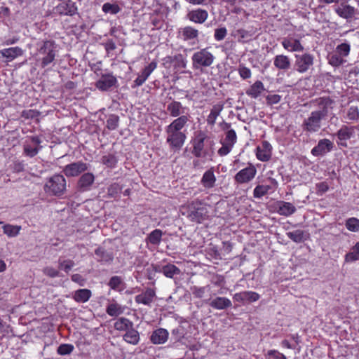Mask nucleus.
<instances>
[{
  "mask_svg": "<svg viewBox=\"0 0 359 359\" xmlns=\"http://www.w3.org/2000/svg\"><path fill=\"white\" fill-rule=\"evenodd\" d=\"M334 101L328 97H320L318 100L320 109L313 111L305 118L302 128L307 134H313L320 130L322 121L327 116L330 109H332Z\"/></svg>",
  "mask_w": 359,
  "mask_h": 359,
  "instance_id": "nucleus-1",
  "label": "nucleus"
},
{
  "mask_svg": "<svg viewBox=\"0 0 359 359\" xmlns=\"http://www.w3.org/2000/svg\"><path fill=\"white\" fill-rule=\"evenodd\" d=\"M57 44L53 40H44L37 43L36 60L44 68L51 64L57 55Z\"/></svg>",
  "mask_w": 359,
  "mask_h": 359,
  "instance_id": "nucleus-2",
  "label": "nucleus"
},
{
  "mask_svg": "<svg viewBox=\"0 0 359 359\" xmlns=\"http://www.w3.org/2000/svg\"><path fill=\"white\" fill-rule=\"evenodd\" d=\"M66 189V180L61 175H55L48 180L44 186V190L46 193L54 195L61 196Z\"/></svg>",
  "mask_w": 359,
  "mask_h": 359,
  "instance_id": "nucleus-3",
  "label": "nucleus"
},
{
  "mask_svg": "<svg viewBox=\"0 0 359 359\" xmlns=\"http://www.w3.org/2000/svg\"><path fill=\"white\" fill-rule=\"evenodd\" d=\"M214 55L208 50V48L201 49L192 55V65L196 69L201 67H210L214 61Z\"/></svg>",
  "mask_w": 359,
  "mask_h": 359,
  "instance_id": "nucleus-4",
  "label": "nucleus"
},
{
  "mask_svg": "<svg viewBox=\"0 0 359 359\" xmlns=\"http://www.w3.org/2000/svg\"><path fill=\"white\" fill-rule=\"evenodd\" d=\"M167 134L166 142L169 144L170 149L180 151L183 147L187 139L186 134L182 132H177L165 129Z\"/></svg>",
  "mask_w": 359,
  "mask_h": 359,
  "instance_id": "nucleus-5",
  "label": "nucleus"
},
{
  "mask_svg": "<svg viewBox=\"0 0 359 359\" xmlns=\"http://www.w3.org/2000/svg\"><path fill=\"white\" fill-rule=\"evenodd\" d=\"M201 202L199 201H192L188 205L187 217L191 222L200 223L205 219L206 215V210L201 205Z\"/></svg>",
  "mask_w": 359,
  "mask_h": 359,
  "instance_id": "nucleus-6",
  "label": "nucleus"
},
{
  "mask_svg": "<svg viewBox=\"0 0 359 359\" xmlns=\"http://www.w3.org/2000/svg\"><path fill=\"white\" fill-rule=\"evenodd\" d=\"M257 172L255 166L249 163L248 167L241 169L235 175L234 181L238 184H248L255 178Z\"/></svg>",
  "mask_w": 359,
  "mask_h": 359,
  "instance_id": "nucleus-7",
  "label": "nucleus"
},
{
  "mask_svg": "<svg viewBox=\"0 0 359 359\" xmlns=\"http://www.w3.org/2000/svg\"><path fill=\"white\" fill-rule=\"evenodd\" d=\"M314 57L310 53L295 55L294 67L299 73H305L313 65Z\"/></svg>",
  "mask_w": 359,
  "mask_h": 359,
  "instance_id": "nucleus-8",
  "label": "nucleus"
},
{
  "mask_svg": "<svg viewBox=\"0 0 359 359\" xmlns=\"http://www.w3.org/2000/svg\"><path fill=\"white\" fill-rule=\"evenodd\" d=\"M41 140L38 136L27 137L24 144V154L29 157L35 156L41 148Z\"/></svg>",
  "mask_w": 359,
  "mask_h": 359,
  "instance_id": "nucleus-9",
  "label": "nucleus"
},
{
  "mask_svg": "<svg viewBox=\"0 0 359 359\" xmlns=\"http://www.w3.org/2000/svg\"><path fill=\"white\" fill-rule=\"evenodd\" d=\"M206 138L207 135L203 132L199 131L193 139L191 142L193 145L191 153L196 158H201L205 155L203 149Z\"/></svg>",
  "mask_w": 359,
  "mask_h": 359,
  "instance_id": "nucleus-10",
  "label": "nucleus"
},
{
  "mask_svg": "<svg viewBox=\"0 0 359 359\" xmlns=\"http://www.w3.org/2000/svg\"><path fill=\"white\" fill-rule=\"evenodd\" d=\"M334 148V144L329 139H321L311 151V154L316 157L323 156L331 151Z\"/></svg>",
  "mask_w": 359,
  "mask_h": 359,
  "instance_id": "nucleus-11",
  "label": "nucleus"
},
{
  "mask_svg": "<svg viewBox=\"0 0 359 359\" xmlns=\"http://www.w3.org/2000/svg\"><path fill=\"white\" fill-rule=\"evenodd\" d=\"M88 168V164L83 161H77L67 165L63 172L67 177H76L86 171Z\"/></svg>",
  "mask_w": 359,
  "mask_h": 359,
  "instance_id": "nucleus-12",
  "label": "nucleus"
},
{
  "mask_svg": "<svg viewBox=\"0 0 359 359\" xmlns=\"http://www.w3.org/2000/svg\"><path fill=\"white\" fill-rule=\"evenodd\" d=\"M60 3L55 8L56 13L60 15H72L76 11L75 3L72 0H60Z\"/></svg>",
  "mask_w": 359,
  "mask_h": 359,
  "instance_id": "nucleus-13",
  "label": "nucleus"
},
{
  "mask_svg": "<svg viewBox=\"0 0 359 359\" xmlns=\"http://www.w3.org/2000/svg\"><path fill=\"white\" fill-rule=\"evenodd\" d=\"M156 61H152L147 66H146L138 74L136 79L134 81L135 86H142L146 81L148 77L151 75V74L156 69Z\"/></svg>",
  "mask_w": 359,
  "mask_h": 359,
  "instance_id": "nucleus-14",
  "label": "nucleus"
},
{
  "mask_svg": "<svg viewBox=\"0 0 359 359\" xmlns=\"http://www.w3.org/2000/svg\"><path fill=\"white\" fill-rule=\"evenodd\" d=\"M281 44L285 50L290 52H300L304 50L299 39L290 36L283 38Z\"/></svg>",
  "mask_w": 359,
  "mask_h": 359,
  "instance_id": "nucleus-15",
  "label": "nucleus"
},
{
  "mask_svg": "<svg viewBox=\"0 0 359 359\" xmlns=\"http://www.w3.org/2000/svg\"><path fill=\"white\" fill-rule=\"evenodd\" d=\"M259 298V294L252 291H244L236 293L233 297L234 301L243 304L255 302Z\"/></svg>",
  "mask_w": 359,
  "mask_h": 359,
  "instance_id": "nucleus-16",
  "label": "nucleus"
},
{
  "mask_svg": "<svg viewBox=\"0 0 359 359\" xmlns=\"http://www.w3.org/2000/svg\"><path fill=\"white\" fill-rule=\"evenodd\" d=\"M156 298V292L152 288H147L145 291L135 297V302L137 304H142L151 306Z\"/></svg>",
  "mask_w": 359,
  "mask_h": 359,
  "instance_id": "nucleus-17",
  "label": "nucleus"
},
{
  "mask_svg": "<svg viewBox=\"0 0 359 359\" xmlns=\"http://www.w3.org/2000/svg\"><path fill=\"white\" fill-rule=\"evenodd\" d=\"M355 133L354 126H348L343 125L341 128L337 131L336 135L339 140L341 142L339 144L346 147V142L353 137Z\"/></svg>",
  "mask_w": 359,
  "mask_h": 359,
  "instance_id": "nucleus-18",
  "label": "nucleus"
},
{
  "mask_svg": "<svg viewBox=\"0 0 359 359\" xmlns=\"http://www.w3.org/2000/svg\"><path fill=\"white\" fill-rule=\"evenodd\" d=\"M208 11L202 8L190 11L187 14L188 20L198 24H203L208 19Z\"/></svg>",
  "mask_w": 359,
  "mask_h": 359,
  "instance_id": "nucleus-19",
  "label": "nucleus"
},
{
  "mask_svg": "<svg viewBox=\"0 0 359 359\" xmlns=\"http://www.w3.org/2000/svg\"><path fill=\"white\" fill-rule=\"evenodd\" d=\"M334 11L339 17L349 20L355 15V8L349 4L341 3L334 9Z\"/></svg>",
  "mask_w": 359,
  "mask_h": 359,
  "instance_id": "nucleus-20",
  "label": "nucleus"
},
{
  "mask_svg": "<svg viewBox=\"0 0 359 359\" xmlns=\"http://www.w3.org/2000/svg\"><path fill=\"white\" fill-rule=\"evenodd\" d=\"M272 147L267 141H264L261 147L257 148V158L262 161H268L271 157Z\"/></svg>",
  "mask_w": 359,
  "mask_h": 359,
  "instance_id": "nucleus-21",
  "label": "nucleus"
},
{
  "mask_svg": "<svg viewBox=\"0 0 359 359\" xmlns=\"http://www.w3.org/2000/svg\"><path fill=\"white\" fill-rule=\"evenodd\" d=\"M211 307L217 310H224L232 306L231 302L226 297H217L212 299L206 301Z\"/></svg>",
  "mask_w": 359,
  "mask_h": 359,
  "instance_id": "nucleus-22",
  "label": "nucleus"
},
{
  "mask_svg": "<svg viewBox=\"0 0 359 359\" xmlns=\"http://www.w3.org/2000/svg\"><path fill=\"white\" fill-rule=\"evenodd\" d=\"M186 110H188V108L183 107L182 103L178 101H172L167 106V111L172 117H179L182 115H186Z\"/></svg>",
  "mask_w": 359,
  "mask_h": 359,
  "instance_id": "nucleus-23",
  "label": "nucleus"
},
{
  "mask_svg": "<svg viewBox=\"0 0 359 359\" xmlns=\"http://www.w3.org/2000/svg\"><path fill=\"white\" fill-rule=\"evenodd\" d=\"M168 335L169 333L167 330L158 328L152 332L150 337V341L154 344H163L167 341Z\"/></svg>",
  "mask_w": 359,
  "mask_h": 359,
  "instance_id": "nucleus-24",
  "label": "nucleus"
},
{
  "mask_svg": "<svg viewBox=\"0 0 359 359\" xmlns=\"http://www.w3.org/2000/svg\"><path fill=\"white\" fill-rule=\"evenodd\" d=\"M170 124L166 126L165 129L181 132V130L185 126L187 122L189 121L190 115L186 114V115H182L179 117H176Z\"/></svg>",
  "mask_w": 359,
  "mask_h": 359,
  "instance_id": "nucleus-25",
  "label": "nucleus"
},
{
  "mask_svg": "<svg viewBox=\"0 0 359 359\" xmlns=\"http://www.w3.org/2000/svg\"><path fill=\"white\" fill-rule=\"evenodd\" d=\"M216 177L214 174V168H210L206 170L201 180V183L205 189H212L215 187Z\"/></svg>",
  "mask_w": 359,
  "mask_h": 359,
  "instance_id": "nucleus-26",
  "label": "nucleus"
},
{
  "mask_svg": "<svg viewBox=\"0 0 359 359\" xmlns=\"http://www.w3.org/2000/svg\"><path fill=\"white\" fill-rule=\"evenodd\" d=\"M23 53V50L18 46L4 48L0 50V54L2 57L6 58L8 61H12L18 57L22 55Z\"/></svg>",
  "mask_w": 359,
  "mask_h": 359,
  "instance_id": "nucleus-27",
  "label": "nucleus"
},
{
  "mask_svg": "<svg viewBox=\"0 0 359 359\" xmlns=\"http://www.w3.org/2000/svg\"><path fill=\"white\" fill-rule=\"evenodd\" d=\"M273 65L279 70L287 71L291 67V62L287 55H278L273 59Z\"/></svg>",
  "mask_w": 359,
  "mask_h": 359,
  "instance_id": "nucleus-28",
  "label": "nucleus"
},
{
  "mask_svg": "<svg viewBox=\"0 0 359 359\" xmlns=\"http://www.w3.org/2000/svg\"><path fill=\"white\" fill-rule=\"evenodd\" d=\"M95 176L93 173L86 172L83 174L78 181V186L82 191H87L90 189L94 182Z\"/></svg>",
  "mask_w": 359,
  "mask_h": 359,
  "instance_id": "nucleus-29",
  "label": "nucleus"
},
{
  "mask_svg": "<svg viewBox=\"0 0 359 359\" xmlns=\"http://www.w3.org/2000/svg\"><path fill=\"white\" fill-rule=\"evenodd\" d=\"M123 339L128 344L137 345L140 342V337L138 331L132 327L123 334Z\"/></svg>",
  "mask_w": 359,
  "mask_h": 359,
  "instance_id": "nucleus-30",
  "label": "nucleus"
},
{
  "mask_svg": "<svg viewBox=\"0 0 359 359\" xmlns=\"http://www.w3.org/2000/svg\"><path fill=\"white\" fill-rule=\"evenodd\" d=\"M184 41H192L198 39L199 32L191 26H186L180 31Z\"/></svg>",
  "mask_w": 359,
  "mask_h": 359,
  "instance_id": "nucleus-31",
  "label": "nucleus"
},
{
  "mask_svg": "<svg viewBox=\"0 0 359 359\" xmlns=\"http://www.w3.org/2000/svg\"><path fill=\"white\" fill-rule=\"evenodd\" d=\"M296 211L295 206L289 202H280L278 207V212L280 215L290 216Z\"/></svg>",
  "mask_w": 359,
  "mask_h": 359,
  "instance_id": "nucleus-32",
  "label": "nucleus"
},
{
  "mask_svg": "<svg viewBox=\"0 0 359 359\" xmlns=\"http://www.w3.org/2000/svg\"><path fill=\"white\" fill-rule=\"evenodd\" d=\"M264 90V86L263 83L261 81H257L246 91V94L252 98H257Z\"/></svg>",
  "mask_w": 359,
  "mask_h": 359,
  "instance_id": "nucleus-33",
  "label": "nucleus"
},
{
  "mask_svg": "<svg viewBox=\"0 0 359 359\" xmlns=\"http://www.w3.org/2000/svg\"><path fill=\"white\" fill-rule=\"evenodd\" d=\"M92 294L88 289H79L74 292L73 299L79 303H85L89 300Z\"/></svg>",
  "mask_w": 359,
  "mask_h": 359,
  "instance_id": "nucleus-34",
  "label": "nucleus"
},
{
  "mask_svg": "<svg viewBox=\"0 0 359 359\" xmlns=\"http://www.w3.org/2000/svg\"><path fill=\"white\" fill-rule=\"evenodd\" d=\"M132 327H133V322L125 318H118L114 323V327L115 329L125 332Z\"/></svg>",
  "mask_w": 359,
  "mask_h": 359,
  "instance_id": "nucleus-35",
  "label": "nucleus"
},
{
  "mask_svg": "<svg viewBox=\"0 0 359 359\" xmlns=\"http://www.w3.org/2000/svg\"><path fill=\"white\" fill-rule=\"evenodd\" d=\"M223 109V104H215L211 109L210 113L207 118V123L208 125L214 126L217 116Z\"/></svg>",
  "mask_w": 359,
  "mask_h": 359,
  "instance_id": "nucleus-36",
  "label": "nucleus"
},
{
  "mask_svg": "<svg viewBox=\"0 0 359 359\" xmlns=\"http://www.w3.org/2000/svg\"><path fill=\"white\" fill-rule=\"evenodd\" d=\"M172 65L176 72L187 67V61L182 54L172 55Z\"/></svg>",
  "mask_w": 359,
  "mask_h": 359,
  "instance_id": "nucleus-37",
  "label": "nucleus"
},
{
  "mask_svg": "<svg viewBox=\"0 0 359 359\" xmlns=\"http://www.w3.org/2000/svg\"><path fill=\"white\" fill-rule=\"evenodd\" d=\"M359 260V242L351 248V251L345 255L344 261L346 263Z\"/></svg>",
  "mask_w": 359,
  "mask_h": 359,
  "instance_id": "nucleus-38",
  "label": "nucleus"
},
{
  "mask_svg": "<svg viewBox=\"0 0 359 359\" xmlns=\"http://www.w3.org/2000/svg\"><path fill=\"white\" fill-rule=\"evenodd\" d=\"M97 88L102 90H107L112 86V76H102L96 83Z\"/></svg>",
  "mask_w": 359,
  "mask_h": 359,
  "instance_id": "nucleus-39",
  "label": "nucleus"
},
{
  "mask_svg": "<svg viewBox=\"0 0 359 359\" xmlns=\"http://www.w3.org/2000/svg\"><path fill=\"white\" fill-rule=\"evenodd\" d=\"M180 269L174 264H168L163 266V273L167 278H172L175 275H179Z\"/></svg>",
  "mask_w": 359,
  "mask_h": 359,
  "instance_id": "nucleus-40",
  "label": "nucleus"
},
{
  "mask_svg": "<svg viewBox=\"0 0 359 359\" xmlns=\"http://www.w3.org/2000/svg\"><path fill=\"white\" fill-rule=\"evenodd\" d=\"M162 235L163 232L161 230L155 229L149 234L147 238V242L152 245H158L161 241Z\"/></svg>",
  "mask_w": 359,
  "mask_h": 359,
  "instance_id": "nucleus-41",
  "label": "nucleus"
},
{
  "mask_svg": "<svg viewBox=\"0 0 359 359\" xmlns=\"http://www.w3.org/2000/svg\"><path fill=\"white\" fill-rule=\"evenodd\" d=\"M59 269L68 273L74 266L75 263L73 260L60 257L58 259Z\"/></svg>",
  "mask_w": 359,
  "mask_h": 359,
  "instance_id": "nucleus-42",
  "label": "nucleus"
},
{
  "mask_svg": "<svg viewBox=\"0 0 359 359\" xmlns=\"http://www.w3.org/2000/svg\"><path fill=\"white\" fill-rule=\"evenodd\" d=\"M21 229L20 226L5 224L3 226L4 233L9 237H15L18 235Z\"/></svg>",
  "mask_w": 359,
  "mask_h": 359,
  "instance_id": "nucleus-43",
  "label": "nucleus"
},
{
  "mask_svg": "<svg viewBox=\"0 0 359 359\" xmlns=\"http://www.w3.org/2000/svg\"><path fill=\"white\" fill-rule=\"evenodd\" d=\"M271 189L269 185L258 184L253 191V196L256 198H260L265 196Z\"/></svg>",
  "mask_w": 359,
  "mask_h": 359,
  "instance_id": "nucleus-44",
  "label": "nucleus"
},
{
  "mask_svg": "<svg viewBox=\"0 0 359 359\" xmlns=\"http://www.w3.org/2000/svg\"><path fill=\"white\" fill-rule=\"evenodd\" d=\"M346 229L351 232L359 231V219L356 217H350L345 222Z\"/></svg>",
  "mask_w": 359,
  "mask_h": 359,
  "instance_id": "nucleus-45",
  "label": "nucleus"
},
{
  "mask_svg": "<svg viewBox=\"0 0 359 359\" xmlns=\"http://www.w3.org/2000/svg\"><path fill=\"white\" fill-rule=\"evenodd\" d=\"M287 236L295 243H302L304 241V233L302 230L298 229L294 231L287 232Z\"/></svg>",
  "mask_w": 359,
  "mask_h": 359,
  "instance_id": "nucleus-46",
  "label": "nucleus"
},
{
  "mask_svg": "<svg viewBox=\"0 0 359 359\" xmlns=\"http://www.w3.org/2000/svg\"><path fill=\"white\" fill-rule=\"evenodd\" d=\"M233 36L238 37V41L239 42L244 43L245 41V39H248L250 38L252 34L250 33V32L245 29H239L233 32Z\"/></svg>",
  "mask_w": 359,
  "mask_h": 359,
  "instance_id": "nucleus-47",
  "label": "nucleus"
},
{
  "mask_svg": "<svg viewBox=\"0 0 359 359\" xmlns=\"http://www.w3.org/2000/svg\"><path fill=\"white\" fill-rule=\"evenodd\" d=\"M237 136L234 130L231 129L229 130L226 133V137L224 140L222 142L227 145H230L233 147L235 143L236 142Z\"/></svg>",
  "mask_w": 359,
  "mask_h": 359,
  "instance_id": "nucleus-48",
  "label": "nucleus"
},
{
  "mask_svg": "<svg viewBox=\"0 0 359 359\" xmlns=\"http://www.w3.org/2000/svg\"><path fill=\"white\" fill-rule=\"evenodd\" d=\"M74 348V346L72 344H63L59 346L57 352L61 355H68L73 351Z\"/></svg>",
  "mask_w": 359,
  "mask_h": 359,
  "instance_id": "nucleus-49",
  "label": "nucleus"
},
{
  "mask_svg": "<svg viewBox=\"0 0 359 359\" xmlns=\"http://www.w3.org/2000/svg\"><path fill=\"white\" fill-rule=\"evenodd\" d=\"M336 51L341 57H346L349 54L350 45L346 43L339 44L337 46Z\"/></svg>",
  "mask_w": 359,
  "mask_h": 359,
  "instance_id": "nucleus-50",
  "label": "nucleus"
},
{
  "mask_svg": "<svg viewBox=\"0 0 359 359\" xmlns=\"http://www.w3.org/2000/svg\"><path fill=\"white\" fill-rule=\"evenodd\" d=\"M39 112L35 109H27L22 112L21 116L25 119L37 118L39 116Z\"/></svg>",
  "mask_w": 359,
  "mask_h": 359,
  "instance_id": "nucleus-51",
  "label": "nucleus"
},
{
  "mask_svg": "<svg viewBox=\"0 0 359 359\" xmlns=\"http://www.w3.org/2000/svg\"><path fill=\"white\" fill-rule=\"evenodd\" d=\"M238 71L240 76L243 79H248L251 77V70L249 68L244 66L243 65H240L238 66Z\"/></svg>",
  "mask_w": 359,
  "mask_h": 359,
  "instance_id": "nucleus-52",
  "label": "nucleus"
},
{
  "mask_svg": "<svg viewBox=\"0 0 359 359\" xmlns=\"http://www.w3.org/2000/svg\"><path fill=\"white\" fill-rule=\"evenodd\" d=\"M126 288V284L122 279L118 276H114V290L123 292Z\"/></svg>",
  "mask_w": 359,
  "mask_h": 359,
  "instance_id": "nucleus-53",
  "label": "nucleus"
},
{
  "mask_svg": "<svg viewBox=\"0 0 359 359\" xmlns=\"http://www.w3.org/2000/svg\"><path fill=\"white\" fill-rule=\"evenodd\" d=\"M347 118L351 121L359 119V111L357 107H351L347 111Z\"/></svg>",
  "mask_w": 359,
  "mask_h": 359,
  "instance_id": "nucleus-54",
  "label": "nucleus"
},
{
  "mask_svg": "<svg viewBox=\"0 0 359 359\" xmlns=\"http://www.w3.org/2000/svg\"><path fill=\"white\" fill-rule=\"evenodd\" d=\"M227 34V29L225 27L217 28L215 30L214 37L217 41L223 40Z\"/></svg>",
  "mask_w": 359,
  "mask_h": 359,
  "instance_id": "nucleus-55",
  "label": "nucleus"
},
{
  "mask_svg": "<svg viewBox=\"0 0 359 359\" xmlns=\"http://www.w3.org/2000/svg\"><path fill=\"white\" fill-rule=\"evenodd\" d=\"M344 62L342 57L338 54H332L329 58V63L334 67H338L341 65Z\"/></svg>",
  "mask_w": 359,
  "mask_h": 359,
  "instance_id": "nucleus-56",
  "label": "nucleus"
},
{
  "mask_svg": "<svg viewBox=\"0 0 359 359\" xmlns=\"http://www.w3.org/2000/svg\"><path fill=\"white\" fill-rule=\"evenodd\" d=\"M207 287H208V286H206V287L194 286L191 288L192 294L196 298H202L206 291Z\"/></svg>",
  "mask_w": 359,
  "mask_h": 359,
  "instance_id": "nucleus-57",
  "label": "nucleus"
},
{
  "mask_svg": "<svg viewBox=\"0 0 359 359\" xmlns=\"http://www.w3.org/2000/svg\"><path fill=\"white\" fill-rule=\"evenodd\" d=\"M43 273L50 278L57 277L59 276V271L56 269L52 266H46L43 270Z\"/></svg>",
  "mask_w": 359,
  "mask_h": 359,
  "instance_id": "nucleus-58",
  "label": "nucleus"
},
{
  "mask_svg": "<svg viewBox=\"0 0 359 359\" xmlns=\"http://www.w3.org/2000/svg\"><path fill=\"white\" fill-rule=\"evenodd\" d=\"M172 335L175 336L176 341H180L184 337V333L182 327L179 326L172 330Z\"/></svg>",
  "mask_w": 359,
  "mask_h": 359,
  "instance_id": "nucleus-59",
  "label": "nucleus"
},
{
  "mask_svg": "<svg viewBox=\"0 0 359 359\" xmlns=\"http://www.w3.org/2000/svg\"><path fill=\"white\" fill-rule=\"evenodd\" d=\"M269 359H287L286 357L276 350H270L268 351Z\"/></svg>",
  "mask_w": 359,
  "mask_h": 359,
  "instance_id": "nucleus-60",
  "label": "nucleus"
},
{
  "mask_svg": "<svg viewBox=\"0 0 359 359\" xmlns=\"http://www.w3.org/2000/svg\"><path fill=\"white\" fill-rule=\"evenodd\" d=\"M222 146V147L218 150V154L221 156L227 155L232 149L233 147L230 145H227L226 144H224L223 142H221Z\"/></svg>",
  "mask_w": 359,
  "mask_h": 359,
  "instance_id": "nucleus-61",
  "label": "nucleus"
},
{
  "mask_svg": "<svg viewBox=\"0 0 359 359\" xmlns=\"http://www.w3.org/2000/svg\"><path fill=\"white\" fill-rule=\"evenodd\" d=\"M281 97L279 95L273 94V95H269L266 97L267 102L269 104H277L280 101Z\"/></svg>",
  "mask_w": 359,
  "mask_h": 359,
  "instance_id": "nucleus-62",
  "label": "nucleus"
},
{
  "mask_svg": "<svg viewBox=\"0 0 359 359\" xmlns=\"http://www.w3.org/2000/svg\"><path fill=\"white\" fill-rule=\"evenodd\" d=\"M72 281L78 283L81 286L84 285L85 280L80 274H73L71 277Z\"/></svg>",
  "mask_w": 359,
  "mask_h": 359,
  "instance_id": "nucleus-63",
  "label": "nucleus"
},
{
  "mask_svg": "<svg viewBox=\"0 0 359 359\" xmlns=\"http://www.w3.org/2000/svg\"><path fill=\"white\" fill-rule=\"evenodd\" d=\"M316 187L318 193L321 194L325 193L329 189L327 184L325 182L317 184Z\"/></svg>",
  "mask_w": 359,
  "mask_h": 359,
  "instance_id": "nucleus-64",
  "label": "nucleus"
}]
</instances>
